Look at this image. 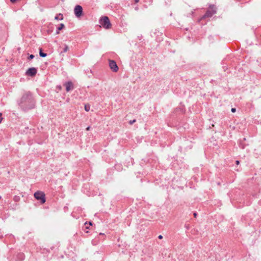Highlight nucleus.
<instances>
[{
    "instance_id": "nucleus-15",
    "label": "nucleus",
    "mask_w": 261,
    "mask_h": 261,
    "mask_svg": "<svg viewBox=\"0 0 261 261\" xmlns=\"http://www.w3.org/2000/svg\"><path fill=\"white\" fill-rule=\"evenodd\" d=\"M34 58V56L33 55H31L29 57V60H31V59H32Z\"/></svg>"
},
{
    "instance_id": "nucleus-12",
    "label": "nucleus",
    "mask_w": 261,
    "mask_h": 261,
    "mask_svg": "<svg viewBox=\"0 0 261 261\" xmlns=\"http://www.w3.org/2000/svg\"><path fill=\"white\" fill-rule=\"evenodd\" d=\"M90 109V106L89 104H86L85 105V110L87 112H88Z\"/></svg>"
},
{
    "instance_id": "nucleus-9",
    "label": "nucleus",
    "mask_w": 261,
    "mask_h": 261,
    "mask_svg": "<svg viewBox=\"0 0 261 261\" xmlns=\"http://www.w3.org/2000/svg\"><path fill=\"white\" fill-rule=\"evenodd\" d=\"M55 19L56 20H62L63 19V15L62 14H59L55 16Z\"/></svg>"
},
{
    "instance_id": "nucleus-8",
    "label": "nucleus",
    "mask_w": 261,
    "mask_h": 261,
    "mask_svg": "<svg viewBox=\"0 0 261 261\" xmlns=\"http://www.w3.org/2000/svg\"><path fill=\"white\" fill-rule=\"evenodd\" d=\"M66 87V90L67 92H69L73 88V85L72 82H68L65 84Z\"/></svg>"
},
{
    "instance_id": "nucleus-16",
    "label": "nucleus",
    "mask_w": 261,
    "mask_h": 261,
    "mask_svg": "<svg viewBox=\"0 0 261 261\" xmlns=\"http://www.w3.org/2000/svg\"><path fill=\"white\" fill-rule=\"evenodd\" d=\"M3 118L2 117V114L0 113V123L2 122Z\"/></svg>"
},
{
    "instance_id": "nucleus-10",
    "label": "nucleus",
    "mask_w": 261,
    "mask_h": 261,
    "mask_svg": "<svg viewBox=\"0 0 261 261\" xmlns=\"http://www.w3.org/2000/svg\"><path fill=\"white\" fill-rule=\"evenodd\" d=\"M68 50H69V47H68V45L66 44H64V47L63 48V51H61L60 54L61 55L63 53V52L66 53Z\"/></svg>"
},
{
    "instance_id": "nucleus-17",
    "label": "nucleus",
    "mask_w": 261,
    "mask_h": 261,
    "mask_svg": "<svg viewBox=\"0 0 261 261\" xmlns=\"http://www.w3.org/2000/svg\"><path fill=\"white\" fill-rule=\"evenodd\" d=\"M231 111L232 113H234L236 111V109L235 108H232Z\"/></svg>"
},
{
    "instance_id": "nucleus-23",
    "label": "nucleus",
    "mask_w": 261,
    "mask_h": 261,
    "mask_svg": "<svg viewBox=\"0 0 261 261\" xmlns=\"http://www.w3.org/2000/svg\"><path fill=\"white\" fill-rule=\"evenodd\" d=\"M56 34H59V31H58H58H57V32H56Z\"/></svg>"
},
{
    "instance_id": "nucleus-3",
    "label": "nucleus",
    "mask_w": 261,
    "mask_h": 261,
    "mask_svg": "<svg viewBox=\"0 0 261 261\" xmlns=\"http://www.w3.org/2000/svg\"><path fill=\"white\" fill-rule=\"evenodd\" d=\"M216 7L215 6H211L206 12L205 14L202 17L203 18L207 17H211L214 14L216 13Z\"/></svg>"
},
{
    "instance_id": "nucleus-1",
    "label": "nucleus",
    "mask_w": 261,
    "mask_h": 261,
    "mask_svg": "<svg viewBox=\"0 0 261 261\" xmlns=\"http://www.w3.org/2000/svg\"><path fill=\"white\" fill-rule=\"evenodd\" d=\"M19 105L22 109L26 110L34 107V99L30 92H27L23 94L19 100Z\"/></svg>"
},
{
    "instance_id": "nucleus-19",
    "label": "nucleus",
    "mask_w": 261,
    "mask_h": 261,
    "mask_svg": "<svg viewBox=\"0 0 261 261\" xmlns=\"http://www.w3.org/2000/svg\"><path fill=\"white\" fill-rule=\"evenodd\" d=\"M90 126H88V127H87L86 128V130H90Z\"/></svg>"
},
{
    "instance_id": "nucleus-7",
    "label": "nucleus",
    "mask_w": 261,
    "mask_h": 261,
    "mask_svg": "<svg viewBox=\"0 0 261 261\" xmlns=\"http://www.w3.org/2000/svg\"><path fill=\"white\" fill-rule=\"evenodd\" d=\"M36 73L37 69L34 67H32L29 68L25 73L27 75L34 76L36 75Z\"/></svg>"
},
{
    "instance_id": "nucleus-20",
    "label": "nucleus",
    "mask_w": 261,
    "mask_h": 261,
    "mask_svg": "<svg viewBox=\"0 0 261 261\" xmlns=\"http://www.w3.org/2000/svg\"><path fill=\"white\" fill-rule=\"evenodd\" d=\"M236 164H237V165H239V161H236Z\"/></svg>"
},
{
    "instance_id": "nucleus-2",
    "label": "nucleus",
    "mask_w": 261,
    "mask_h": 261,
    "mask_svg": "<svg viewBox=\"0 0 261 261\" xmlns=\"http://www.w3.org/2000/svg\"><path fill=\"white\" fill-rule=\"evenodd\" d=\"M100 25L105 29H110L111 28L112 24L109 18L107 16H102L99 21Z\"/></svg>"
},
{
    "instance_id": "nucleus-13",
    "label": "nucleus",
    "mask_w": 261,
    "mask_h": 261,
    "mask_svg": "<svg viewBox=\"0 0 261 261\" xmlns=\"http://www.w3.org/2000/svg\"><path fill=\"white\" fill-rule=\"evenodd\" d=\"M65 27V25L63 23H61L60 24V26L58 27V31H61Z\"/></svg>"
},
{
    "instance_id": "nucleus-26",
    "label": "nucleus",
    "mask_w": 261,
    "mask_h": 261,
    "mask_svg": "<svg viewBox=\"0 0 261 261\" xmlns=\"http://www.w3.org/2000/svg\"><path fill=\"white\" fill-rule=\"evenodd\" d=\"M1 198V196H0V199Z\"/></svg>"
},
{
    "instance_id": "nucleus-14",
    "label": "nucleus",
    "mask_w": 261,
    "mask_h": 261,
    "mask_svg": "<svg viewBox=\"0 0 261 261\" xmlns=\"http://www.w3.org/2000/svg\"><path fill=\"white\" fill-rule=\"evenodd\" d=\"M136 120L135 119H134L133 120H130L129 122V123L130 124H133L134 123H135L136 122Z\"/></svg>"
},
{
    "instance_id": "nucleus-18",
    "label": "nucleus",
    "mask_w": 261,
    "mask_h": 261,
    "mask_svg": "<svg viewBox=\"0 0 261 261\" xmlns=\"http://www.w3.org/2000/svg\"><path fill=\"white\" fill-rule=\"evenodd\" d=\"M158 238L159 239H162L163 238V236L162 235H159Z\"/></svg>"
},
{
    "instance_id": "nucleus-4",
    "label": "nucleus",
    "mask_w": 261,
    "mask_h": 261,
    "mask_svg": "<svg viewBox=\"0 0 261 261\" xmlns=\"http://www.w3.org/2000/svg\"><path fill=\"white\" fill-rule=\"evenodd\" d=\"M34 197L38 200H40L41 203L45 202V194L41 191H37L34 194Z\"/></svg>"
},
{
    "instance_id": "nucleus-6",
    "label": "nucleus",
    "mask_w": 261,
    "mask_h": 261,
    "mask_svg": "<svg viewBox=\"0 0 261 261\" xmlns=\"http://www.w3.org/2000/svg\"><path fill=\"white\" fill-rule=\"evenodd\" d=\"M109 66L114 72H117L118 70V67L116 62L113 60L109 61Z\"/></svg>"
},
{
    "instance_id": "nucleus-24",
    "label": "nucleus",
    "mask_w": 261,
    "mask_h": 261,
    "mask_svg": "<svg viewBox=\"0 0 261 261\" xmlns=\"http://www.w3.org/2000/svg\"><path fill=\"white\" fill-rule=\"evenodd\" d=\"M89 225H92V223L91 222H89Z\"/></svg>"
},
{
    "instance_id": "nucleus-22",
    "label": "nucleus",
    "mask_w": 261,
    "mask_h": 261,
    "mask_svg": "<svg viewBox=\"0 0 261 261\" xmlns=\"http://www.w3.org/2000/svg\"><path fill=\"white\" fill-rule=\"evenodd\" d=\"M196 216H197L196 213H194V217H196Z\"/></svg>"
},
{
    "instance_id": "nucleus-21",
    "label": "nucleus",
    "mask_w": 261,
    "mask_h": 261,
    "mask_svg": "<svg viewBox=\"0 0 261 261\" xmlns=\"http://www.w3.org/2000/svg\"><path fill=\"white\" fill-rule=\"evenodd\" d=\"M139 1V0H135V2L136 3H138Z\"/></svg>"
},
{
    "instance_id": "nucleus-25",
    "label": "nucleus",
    "mask_w": 261,
    "mask_h": 261,
    "mask_svg": "<svg viewBox=\"0 0 261 261\" xmlns=\"http://www.w3.org/2000/svg\"><path fill=\"white\" fill-rule=\"evenodd\" d=\"M86 228L87 229H88V228H89V227H88V226H86Z\"/></svg>"
},
{
    "instance_id": "nucleus-11",
    "label": "nucleus",
    "mask_w": 261,
    "mask_h": 261,
    "mask_svg": "<svg viewBox=\"0 0 261 261\" xmlns=\"http://www.w3.org/2000/svg\"><path fill=\"white\" fill-rule=\"evenodd\" d=\"M39 55L40 57H46L47 55L45 53H44L42 51V49H40V50H39Z\"/></svg>"
},
{
    "instance_id": "nucleus-5",
    "label": "nucleus",
    "mask_w": 261,
    "mask_h": 261,
    "mask_svg": "<svg viewBox=\"0 0 261 261\" xmlns=\"http://www.w3.org/2000/svg\"><path fill=\"white\" fill-rule=\"evenodd\" d=\"M74 12L75 16L77 17H80L82 15L83 8L81 6L77 5L74 8Z\"/></svg>"
}]
</instances>
